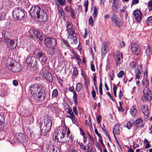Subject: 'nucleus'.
Wrapping results in <instances>:
<instances>
[{
  "instance_id": "1",
  "label": "nucleus",
  "mask_w": 152,
  "mask_h": 152,
  "mask_svg": "<svg viewBox=\"0 0 152 152\" xmlns=\"http://www.w3.org/2000/svg\"><path fill=\"white\" fill-rule=\"evenodd\" d=\"M29 91L33 97L38 101H42L45 98V91L43 86L40 84L31 85Z\"/></svg>"
},
{
  "instance_id": "2",
  "label": "nucleus",
  "mask_w": 152,
  "mask_h": 152,
  "mask_svg": "<svg viewBox=\"0 0 152 152\" xmlns=\"http://www.w3.org/2000/svg\"><path fill=\"white\" fill-rule=\"evenodd\" d=\"M30 15L33 18L39 19L41 22L45 21L48 19V16L41 8L37 6L31 7L30 10Z\"/></svg>"
},
{
  "instance_id": "3",
  "label": "nucleus",
  "mask_w": 152,
  "mask_h": 152,
  "mask_svg": "<svg viewBox=\"0 0 152 152\" xmlns=\"http://www.w3.org/2000/svg\"><path fill=\"white\" fill-rule=\"evenodd\" d=\"M12 14L14 19L20 20L25 15V10L21 7L16 8L12 11Z\"/></svg>"
},
{
  "instance_id": "4",
  "label": "nucleus",
  "mask_w": 152,
  "mask_h": 152,
  "mask_svg": "<svg viewBox=\"0 0 152 152\" xmlns=\"http://www.w3.org/2000/svg\"><path fill=\"white\" fill-rule=\"evenodd\" d=\"M33 54L37 56L42 64H43L46 62L47 58L42 50L36 48L34 50Z\"/></svg>"
},
{
  "instance_id": "5",
  "label": "nucleus",
  "mask_w": 152,
  "mask_h": 152,
  "mask_svg": "<svg viewBox=\"0 0 152 152\" xmlns=\"http://www.w3.org/2000/svg\"><path fill=\"white\" fill-rule=\"evenodd\" d=\"M66 134V132L64 130H61L60 132L54 133L53 138L58 142L65 143L66 142L64 136Z\"/></svg>"
},
{
  "instance_id": "6",
  "label": "nucleus",
  "mask_w": 152,
  "mask_h": 152,
  "mask_svg": "<svg viewBox=\"0 0 152 152\" xmlns=\"http://www.w3.org/2000/svg\"><path fill=\"white\" fill-rule=\"evenodd\" d=\"M51 117L49 116L45 119L44 123H41L40 124V131H42V127H45V133L48 132L50 129L52 125Z\"/></svg>"
},
{
  "instance_id": "7",
  "label": "nucleus",
  "mask_w": 152,
  "mask_h": 152,
  "mask_svg": "<svg viewBox=\"0 0 152 152\" xmlns=\"http://www.w3.org/2000/svg\"><path fill=\"white\" fill-rule=\"evenodd\" d=\"M112 23L114 26L120 28L122 26V22L118 16L115 13H112L110 17Z\"/></svg>"
},
{
  "instance_id": "8",
  "label": "nucleus",
  "mask_w": 152,
  "mask_h": 152,
  "mask_svg": "<svg viewBox=\"0 0 152 152\" xmlns=\"http://www.w3.org/2000/svg\"><path fill=\"white\" fill-rule=\"evenodd\" d=\"M143 95L142 97V100H151L152 99V94L148 88L147 87H145L143 90Z\"/></svg>"
},
{
  "instance_id": "9",
  "label": "nucleus",
  "mask_w": 152,
  "mask_h": 152,
  "mask_svg": "<svg viewBox=\"0 0 152 152\" xmlns=\"http://www.w3.org/2000/svg\"><path fill=\"white\" fill-rule=\"evenodd\" d=\"M114 58L116 66H120L123 61V55L119 51H116L114 54Z\"/></svg>"
},
{
  "instance_id": "10",
  "label": "nucleus",
  "mask_w": 152,
  "mask_h": 152,
  "mask_svg": "<svg viewBox=\"0 0 152 152\" xmlns=\"http://www.w3.org/2000/svg\"><path fill=\"white\" fill-rule=\"evenodd\" d=\"M45 43L47 47L50 48L56 45L57 41L54 38L48 37L45 39Z\"/></svg>"
},
{
  "instance_id": "11",
  "label": "nucleus",
  "mask_w": 152,
  "mask_h": 152,
  "mask_svg": "<svg viewBox=\"0 0 152 152\" xmlns=\"http://www.w3.org/2000/svg\"><path fill=\"white\" fill-rule=\"evenodd\" d=\"M66 30L67 32L69 35H75L76 36V34H75V30L73 27V25L71 22H70L68 21L66 22Z\"/></svg>"
},
{
  "instance_id": "12",
  "label": "nucleus",
  "mask_w": 152,
  "mask_h": 152,
  "mask_svg": "<svg viewBox=\"0 0 152 152\" xmlns=\"http://www.w3.org/2000/svg\"><path fill=\"white\" fill-rule=\"evenodd\" d=\"M4 39L6 42V45L9 50H12L16 48V45L14 40L8 38L5 39Z\"/></svg>"
},
{
  "instance_id": "13",
  "label": "nucleus",
  "mask_w": 152,
  "mask_h": 152,
  "mask_svg": "<svg viewBox=\"0 0 152 152\" xmlns=\"http://www.w3.org/2000/svg\"><path fill=\"white\" fill-rule=\"evenodd\" d=\"M131 47V50L133 54L137 55L140 53L141 50L140 47L137 44H132Z\"/></svg>"
},
{
  "instance_id": "14",
  "label": "nucleus",
  "mask_w": 152,
  "mask_h": 152,
  "mask_svg": "<svg viewBox=\"0 0 152 152\" xmlns=\"http://www.w3.org/2000/svg\"><path fill=\"white\" fill-rule=\"evenodd\" d=\"M142 65H138L135 67V78L139 80L141 75L142 72Z\"/></svg>"
},
{
  "instance_id": "15",
  "label": "nucleus",
  "mask_w": 152,
  "mask_h": 152,
  "mask_svg": "<svg viewBox=\"0 0 152 152\" xmlns=\"http://www.w3.org/2000/svg\"><path fill=\"white\" fill-rule=\"evenodd\" d=\"M18 140L21 142H26L28 140V137L26 135L22 133H20L16 137Z\"/></svg>"
},
{
  "instance_id": "16",
  "label": "nucleus",
  "mask_w": 152,
  "mask_h": 152,
  "mask_svg": "<svg viewBox=\"0 0 152 152\" xmlns=\"http://www.w3.org/2000/svg\"><path fill=\"white\" fill-rule=\"evenodd\" d=\"M133 14L136 21L140 22L142 19V14L141 12L139 10H136L134 11Z\"/></svg>"
},
{
  "instance_id": "17",
  "label": "nucleus",
  "mask_w": 152,
  "mask_h": 152,
  "mask_svg": "<svg viewBox=\"0 0 152 152\" xmlns=\"http://www.w3.org/2000/svg\"><path fill=\"white\" fill-rule=\"evenodd\" d=\"M42 74L47 80L51 82L53 81V79L51 74L48 71L45 70L43 71Z\"/></svg>"
},
{
  "instance_id": "18",
  "label": "nucleus",
  "mask_w": 152,
  "mask_h": 152,
  "mask_svg": "<svg viewBox=\"0 0 152 152\" xmlns=\"http://www.w3.org/2000/svg\"><path fill=\"white\" fill-rule=\"evenodd\" d=\"M34 34L39 40L42 41L43 39L42 33L38 29H34L33 31Z\"/></svg>"
},
{
  "instance_id": "19",
  "label": "nucleus",
  "mask_w": 152,
  "mask_h": 152,
  "mask_svg": "<svg viewBox=\"0 0 152 152\" xmlns=\"http://www.w3.org/2000/svg\"><path fill=\"white\" fill-rule=\"evenodd\" d=\"M142 122L143 121L140 118H138L133 122V125L137 127H143L144 125L142 124Z\"/></svg>"
},
{
  "instance_id": "20",
  "label": "nucleus",
  "mask_w": 152,
  "mask_h": 152,
  "mask_svg": "<svg viewBox=\"0 0 152 152\" xmlns=\"http://www.w3.org/2000/svg\"><path fill=\"white\" fill-rule=\"evenodd\" d=\"M121 130V128L119 125L118 124H116L113 130V135L115 134L117 135L119 134Z\"/></svg>"
},
{
  "instance_id": "21",
  "label": "nucleus",
  "mask_w": 152,
  "mask_h": 152,
  "mask_svg": "<svg viewBox=\"0 0 152 152\" xmlns=\"http://www.w3.org/2000/svg\"><path fill=\"white\" fill-rule=\"evenodd\" d=\"M142 111L145 115H148L149 113V109L148 106L145 104H143L140 107Z\"/></svg>"
},
{
  "instance_id": "22",
  "label": "nucleus",
  "mask_w": 152,
  "mask_h": 152,
  "mask_svg": "<svg viewBox=\"0 0 152 152\" xmlns=\"http://www.w3.org/2000/svg\"><path fill=\"white\" fill-rule=\"evenodd\" d=\"M107 44L106 43H104L102 44V57H104L107 52Z\"/></svg>"
},
{
  "instance_id": "23",
  "label": "nucleus",
  "mask_w": 152,
  "mask_h": 152,
  "mask_svg": "<svg viewBox=\"0 0 152 152\" xmlns=\"http://www.w3.org/2000/svg\"><path fill=\"white\" fill-rule=\"evenodd\" d=\"M145 53L147 56V59H150V56L152 54V48H151L149 45H148L145 48Z\"/></svg>"
},
{
  "instance_id": "24",
  "label": "nucleus",
  "mask_w": 152,
  "mask_h": 152,
  "mask_svg": "<svg viewBox=\"0 0 152 152\" xmlns=\"http://www.w3.org/2000/svg\"><path fill=\"white\" fill-rule=\"evenodd\" d=\"M0 91L1 93L4 96L6 95L7 93V86L5 84L2 85L0 89Z\"/></svg>"
},
{
  "instance_id": "25",
  "label": "nucleus",
  "mask_w": 152,
  "mask_h": 152,
  "mask_svg": "<svg viewBox=\"0 0 152 152\" xmlns=\"http://www.w3.org/2000/svg\"><path fill=\"white\" fill-rule=\"evenodd\" d=\"M118 1L116 0H113L112 4V9L114 12H118Z\"/></svg>"
},
{
  "instance_id": "26",
  "label": "nucleus",
  "mask_w": 152,
  "mask_h": 152,
  "mask_svg": "<svg viewBox=\"0 0 152 152\" xmlns=\"http://www.w3.org/2000/svg\"><path fill=\"white\" fill-rule=\"evenodd\" d=\"M137 107L136 105H133L130 110V113L133 117L135 116L137 113Z\"/></svg>"
},
{
  "instance_id": "27",
  "label": "nucleus",
  "mask_w": 152,
  "mask_h": 152,
  "mask_svg": "<svg viewBox=\"0 0 152 152\" xmlns=\"http://www.w3.org/2000/svg\"><path fill=\"white\" fill-rule=\"evenodd\" d=\"M68 38H70L71 41V43H76L77 42V40L76 37L74 35H69Z\"/></svg>"
},
{
  "instance_id": "28",
  "label": "nucleus",
  "mask_w": 152,
  "mask_h": 152,
  "mask_svg": "<svg viewBox=\"0 0 152 152\" xmlns=\"http://www.w3.org/2000/svg\"><path fill=\"white\" fill-rule=\"evenodd\" d=\"M21 69L20 64L19 63H17L15 66H14V69L12 70V71L15 72H18L20 71Z\"/></svg>"
},
{
  "instance_id": "29",
  "label": "nucleus",
  "mask_w": 152,
  "mask_h": 152,
  "mask_svg": "<svg viewBox=\"0 0 152 152\" xmlns=\"http://www.w3.org/2000/svg\"><path fill=\"white\" fill-rule=\"evenodd\" d=\"M4 122V118L3 115H0V130H2L3 128V124Z\"/></svg>"
},
{
  "instance_id": "30",
  "label": "nucleus",
  "mask_w": 152,
  "mask_h": 152,
  "mask_svg": "<svg viewBox=\"0 0 152 152\" xmlns=\"http://www.w3.org/2000/svg\"><path fill=\"white\" fill-rule=\"evenodd\" d=\"M82 88L83 86L82 83H79L77 84L75 89L77 92H80L81 91Z\"/></svg>"
},
{
  "instance_id": "31",
  "label": "nucleus",
  "mask_w": 152,
  "mask_h": 152,
  "mask_svg": "<svg viewBox=\"0 0 152 152\" xmlns=\"http://www.w3.org/2000/svg\"><path fill=\"white\" fill-rule=\"evenodd\" d=\"M73 94V101L75 104V105L76 106L77 105V94L75 91H74Z\"/></svg>"
},
{
  "instance_id": "32",
  "label": "nucleus",
  "mask_w": 152,
  "mask_h": 152,
  "mask_svg": "<svg viewBox=\"0 0 152 152\" xmlns=\"http://www.w3.org/2000/svg\"><path fill=\"white\" fill-rule=\"evenodd\" d=\"M2 35L3 37L5 38V39H7L10 37V33L7 31L4 30L2 32Z\"/></svg>"
},
{
  "instance_id": "33",
  "label": "nucleus",
  "mask_w": 152,
  "mask_h": 152,
  "mask_svg": "<svg viewBox=\"0 0 152 152\" xmlns=\"http://www.w3.org/2000/svg\"><path fill=\"white\" fill-rule=\"evenodd\" d=\"M58 94V92L57 89H54L52 92L51 97L53 99L54 98L56 97Z\"/></svg>"
},
{
  "instance_id": "34",
  "label": "nucleus",
  "mask_w": 152,
  "mask_h": 152,
  "mask_svg": "<svg viewBox=\"0 0 152 152\" xmlns=\"http://www.w3.org/2000/svg\"><path fill=\"white\" fill-rule=\"evenodd\" d=\"M23 6L24 7L28 8L30 6V3H29L28 0H25L23 3Z\"/></svg>"
},
{
  "instance_id": "35",
  "label": "nucleus",
  "mask_w": 152,
  "mask_h": 152,
  "mask_svg": "<svg viewBox=\"0 0 152 152\" xmlns=\"http://www.w3.org/2000/svg\"><path fill=\"white\" fill-rule=\"evenodd\" d=\"M78 145L80 148L83 151H86V146L84 145L82 143H79Z\"/></svg>"
},
{
  "instance_id": "36",
  "label": "nucleus",
  "mask_w": 152,
  "mask_h": 152,
  "mask_svg": "<svg viewBox=\"0 0 152 152\" xmlns=\"http://www.w3.org/2000/svg\"><path fill=\"white\" fill-rule=\"evenodd\" d=\"M132 123H133V121H132L131 122V120L128 121L126 125V127L129 129H130L133 125Z\"/></svg>"
},
{
  "instance_id": "37",
  "label": "nucleus",
  "mask_w": 152,
  "mask_h": 152,
  "mask_svg": "<svg viewBox=\"0 0 152 152\" xmlns=\"http://www.w3.org/2000/svg\"><path fill=\"white\" fill-rule=\"evenodd\" d=\"M87 147L88 151L86 152H91V151L92 150L93 148L91 143L89 142L87 145Z\"/></svg>"
},
{
  "instance_id": "38",
  "label": "nucleus",
  "mask_w": 152,
  "mask_h": 152,
  "mask_svg": "<svg viewBox=\"0 0 152 152\" xmlns=\"http://www.w3.org/2000/svg\"><path fill=\"white\" fill-rule=\"evenodd\" d=\"M71 52L73 53L74 57H72V58H75V59H77L78 58H80V56L78 55L77 53L74 50H72Z\"/></svg>"
},
{
  "instance_id": "39",
  "label": "nucleus",
  "mask_w": 152,
  "mask_h": 152,
  "mask_svg": "<svg viewBox=\"0 0 152 152\" xmlns=\"http://www.w3.org/2000/svg\"><path fill=\"white\" fill-rule=\"evenodd\" d=\"M58 13L60 16L64 17V12L62 9L61 8L58 10Z\"/></svg>"
},
{
  "instance_id": "40",
  "label": "nucleus",
  "mask_w": 152,
  "mask_h": 152,
  "mask_svg": "<svg viewBox=\"0 0 152 152\" xmlns=\"http://www.w3.org/2000/svg\"><path fill=\"white\" fill-rule=\"evenodd\" d=\"M148 7L149 12L152 11V0L149 1L148 4Z\"/></svg>"
},
{
  "instance_id": "41",
  "label": "nucleus",
  "mask_w": 152,
  "mask_h": 152,
  "mask_svg": "<svg viewBox=\"0 0 152 152\" xmlns=\"http://www.w3.org/2000/svg\"><path fill=\"white\" fill-rule=\"evenodd\" d=\"M61 41L63 43L62 44H64L67 47H70V48L71 47V46L69 45V44L67 40H65V39L62 38L61 39Z\"/></svg>"
},
{
  "instance_id": "42",
  "label": "nucleus",
  "mask_w": 152,
  "mask_h": 152,
  "mask_svg": "<svg viewBox=\"0 0 152 152\" xmlns=\"http://www.w3.org/2000/svg\"><path fill=\"white\" fill-rule=\"evenodd\" d=\"M53 49V48H48L47 51V53L50 55L54 54Z\"/></svg>"
},
{
  "instance_id": "43",
  "label": "nucleus",
  "mask_w": 152,
  "mask_h": 152,
  "mask_svg": "<svg viewBox=\"0 0 152 152\" xmlns=\"http://www.w3.org/2000/svg\"><path fill=\"white\" fill-rule=\"evenodd\" d=\"M53 49L54 54L58 53L59 54L60 53L61 50L59 48L57 47H56L55 48H53Z\"/></svg>"
},
{
  "instance_id": "44",
  "label": "nucleus",
  "mask_w": 152,
  "mask_h": 152,
  "mask_svg": "<svg viewBox=\"0 0 152 152\" xmlns=\"http://www.w3.org/2000/svg\"><path fill=\"white\" fill-rule=\"evenodd\" d=\"M69 10L70 11L69 12H70L71 14V16L72 17V18H74L75 15V12L74 10H73L70 7L69 8Z\"/></svg>"
},
{
  "instance_id": "45",
  "label": "nucleus",
  "mask_w": 152,
  "mask_h": 152,
  "mask_svg": "<svg viewBox=\"0 0 152 152\" xmlns=\"http://www.w3.org/2000/svg\"><path fill=\"white\" fill-rule=\"evenodd\" d=\"M88 0H87L84 2V4L83 5L84 7L85 8V11L86 12L88 10Z\"/></svg>"
},
{
  "instance_id": "46",
  "label": "nucleus",
  "mask_w": 152,
  "mask_h": 152,
  "mask_svg": "<svg viewBox=\"0 0 152 152\" xmlns=\"http://www.w3.org/2000/svg\"><path fill=\"white\" fill-rule=\"evenodd\" d=\"M6 16V13L3 12L0 14V20H3L5 19Z\"/></svg>"
},
{
  "instance_id": "47",
  "label": "nucleus",
  "mask_w": 152,
  "mask_h": 152,
  "mask_svg": "<svg viewBox=\"0 0 152 152\" xmlns=\"http://www.w3.org/2000/svg\"><path fill=\"white\" fill-rule=\"evenodd\" d=\"M102 86V83L101 82L100 83L99 85V94H100V95H102L103 94Z\"/></svg>"
},
{
  "instance_id": "48",
  "label": "nucleus",
  "mask_w": 152,
  "mask_h": 152,
  "mask_svg": "<svg viewBox=\"0 0 152 152\" xmlns=\"http://www.w3.org/2000/svg\"><path fill=\"white\" fill-rule=\"evenodd\" d=\"M119 105L120 106L119 107H118V110L119 111H121L123 112L124 111V109L122 107V104H121V102H119Z\"/></svg>"
},
{
  "instance_id": "49",
  "label": "nucleus",
  "mask_w": 152,
  "mask_h": 152,
  "mask_svg": "<svg viewBox=\"0 0 152 152\" xmlns=\"http://www.w3.org/2000/svg\"><path fill=\"white\" fill-rule=\"evenodd\" d=\"M32 61H33L31 59V58L30 57H29L28 58H27L26 61V63L27 64H32L33 63Z\"/></svg>"
},
{
  "instance_id": "50",
  "label": "nucleus",
  "mask_w": 152,
  "mask_h": 152,
  "mask_svg": "<svg viewBox=\"0 0 152 152\" xmlns=\"http://www.w3.org/2000/svg\"><path fill=\"white\" fill-rule=\"evenodd\" d=\"M57 1L61 5L64 6L66 4L65 0H57Z\"/></svg>"
},
{
  "instance_id": "51",
  "label": "nucleus",
  "mask_w": 152,
  "mask_h": 152,
  "mask_svg": "<svg viewBox=\"0 0 152 152\" xmlns=\"http://www.w3.org/2000/svg\"><path fill=\"white\" fill-rule=\"evenodd\" d=\"M94 22L93 18L91 16L89 18V25L92 26H93L94 24L93 23Z\"/></svg>"
},
{
  "instance_id": "52",
  "label": "nucleus",
  "mask_w": 152,
  "mask_h": 152,
  "mask_svg": "<svg viewBox=\"0 0 152 152\" xmlns=\"http://www.w3.org/2000/svg\"><path fill=\"white\" fill-rule=\"evenodd\" d=\"M124 74V72L121 70L118 74L117 76L119 78L121 77H123Z\"/></svg>"
},
{
  "instance_id": "53",
  "label": "nucleus",
  "mask_w": 152,
  "mask_h": 152,
  "mask_svg": "<svg viewBox=\"0 0 152 152\" xmlns=\"http://www.w3.org/2000/svg\"><path fill=\"white\" fill-rule=\"evenodd\" d=\"M149 83L148 81L147 80H143L142 82V84L144 86H146L148 85Z\"/></svg>"
},
{
  "instance_id": "54",
  "label": "nucleus",
  "mask_w": 152,
  "mask_h": 152,
  "mask_svg": "<svg viewBox=\"0 0 152 152\" xmlns=\"http://www.w3.org/2000/svg\"><path fill=\"white\" fill-rule=\"evenodd\" d=\"M152 21V16H150L148 17L146 20V22L147 24L149 25V23H151Z\"/></svg>"
},
{
  "instance_id": "55",
  "label": "nucleus",
  "mask_w": 152,
  "mask_h": 152,
  "mask_svg": "<svg viewBox=\"0 0 152 152\" xmlns=\"http://www.w3.org/2000/svg\"><path fill=\"white\" fill-rule=\"evenodd\" d=\"M94 132L98 136L99 139L102 138V137L101 135L99 133L97 130L96 128L95 129Z\"/></svg>"
},
{
  "instance_id": "56",
  "label": "nucleus",
  "mask_w": 152,
  "mask_h": 152,
  "mask_svg": "<svg viewBox=\"0 0 152 152\" xmlns=\"http://www.w3.org/2000/svg\"><path fill=\"white\" fill-rule=\"evenodd\" d=\"M102 130L104 131L105 132V134L107 135V136L108 137V138L109 139V140L110 141H111L110 138V137L109 135L107 134V133L106 132L107 130L104 125V127L102 128Z\"/></svg>"
},
{
  "instance_id": "57",
  "label": "nucleus",
  "mask_w": 152,
  "mask_h": 152,
  "mask_svg": "<svg viewBox=\"0 0 152 152\" xmlns=\"http://www.w3.org/2000/svg\"><path fill=\"white\" fill-rule=\"evenodd\" d=\"M97 10L96 7H94V15H93V17L94 18H96L97 15Z\"/></svg>"
},
{
  "instance_id": "58",
  "label": "nucleus",
  "mask_w": 152,
  "mask_h": 152,
  "mask_svg": "<svg viewBox=\"0 0 152 152\" xmlns=\"http://www.w3.org/2000/svg\"><path fill=\"white\" fill-rule=\"evenodd\" d=\"M78 72L77 71V69L75 67L74 68L73 71V75L74 76H76L78 75Z\"/></svg>"
},
{
  "instance_id": "59",
  "label": "nucleus",
  "mask_w": 152,
  "mask_h": 152,
  "mask_svg": "<svg viewBox=\"0 0 152 152\" xmlns=\"http://www.w3.org/2000/svg\"><path fill=\"white\" fill-rule=\"evenodd\" d=\"M14 64L13 63H11L8 65V68L10 70H13L14 69Z\"/></svg>"
},
{
  "instance_id": "60",
  "label": "nucleus",
  "mask_w": 152,
  "mask_h": 152,
  "mask_svg": "<svg viewBox=\"0 0 152 152\" xmlns=\"http://www.w3.org/2000/svg\"><path fill=\"white\" fill-rule=\"evenodd\" d=\"M73 110L74 113L76 115H78V111L76 108V106L75 105V106L73 107Z\"/></svg>"
},
{
  "instance_id": "61",
  "label": "nucleus",
  "mask_w": 152,
  "mask_h": 152,
  "mask_svg": "<svg viewBox=\"0 0 152 152\" xmlns=\"http://www.w3.org/2000/svg\"><path fill=\"white\" fill-rule=\"evenodd\" d=\"M91 94L93 98L94 99L96 96V93L93 89L92 91Z\"/></svg>"
},
{
  "instance_id": "62",
  "label": "nucleus",
  "mask_w": 152,
  "mask_h": 152,
  "mask_svg": "<svg viewBox=\"0 0 152 152\" xmlns=\"http://www.w3.org/2000/svg\"><path fill=\"white\" fill-rule=\"evenodd\" d=\"M125 43L123 41H121L120 42V45L121 47L122 48L124 46Z\"/></svg>"
},
{
  "instance_id": "63",
  "label": "nucleus",
  "mask_w": 152,
  "mask_h": 152,
  "mask_svg": "<svg viewBox=\"0 0 152 152\" xmlns=\"http://www.w3.org/2000/svg\"><path fill=\"white\" fill-rule=\"evenodd\" d=\"M102 117L101 115H99L97 118V121L98 123H100L101 122Z\"/></svg>"
},
{
  "instance_id": "64",
  "label": "nucleus",
  "mask_w": 152,
  "mask_h": 152,
  "mask_svg": "<svg viewBox=\"0 0 152 152\" xmlns=\"http://www.w3.org/2000/svg\"><path fill=\"white\" fill-rule=\"evenodd\" d=\"M49 152H57V151H55V149L54 147H52L50 149ZM58 152H60L59 151Z\"/></svg>"
}]
</instances>
